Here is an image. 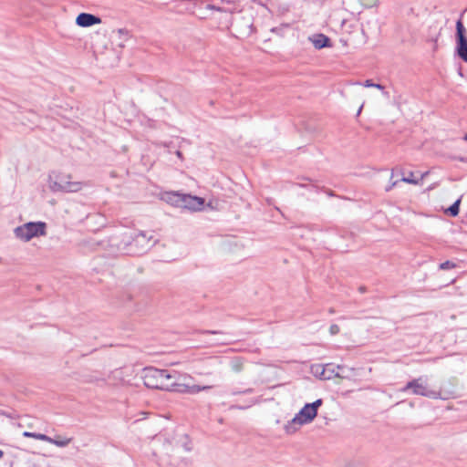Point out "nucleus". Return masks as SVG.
Wrapping results in <instances>:
<instances>
[{"label":"nucleus","instance_id":"obj_1","mask_svg":"<svg viewBox=\"0 0 467 467\" xmlns=\"http://www.w3.org/2000/svg\"><path fill=\"white\" fill-rule=\"evenodd\" d=\"M191 377L175 370L147 368L144 369L143 380L145 386L168 391L182 393H198L209 389L210 386L189 385L187 379Z\"/></svg>","mask_w":467,"mask_h":467},{"label":"nucleus","instance_id":"obj_2","mask_svg":"<svg viewBox=\"0 0 467 467\" xmlns=\"http://www.w3.org/2000/svg\"><path fill=\"white\" fill-rule=\"evenodd\" d=\"M323 401L321 399L312 403H306L295 417L289 420L285 426L287 435H293L303 425L310 423L317 415V410L321 407Z\"/></svg>","mask_w":467,"mask_h":467},{"label":"nucleus","instance_id":"obj_3","mask_svg":"<svg viewBox=\"0 0 467 467\" xmlns=\"http://www.w3.org/2000/svg\"><path fill=\"white\" fill-rule=\"evenodd\" d=\"M83 186L82 182L73 180L70 174L54 171L48 176V187L54 192H78Z\"/></svg>","mask_w":467,"mask_h":467},{"label":"nucleus","instance_id":"obj_4","mask_svg":"<svg viewBox=\"0 0 467 467\" xmlns=\"http://www.w3.org/2000/svg\"><path fill=\"white\" fill-rule=\"evenodd\" d=\"M47 225L45 222H28L14 229L15 237L24 243L47 235Z\"/></svg>","mask_w":467,"mask_h":467},{"label":"nucleus","instance_id":"obj_5","mask_svg":"<svg viewBox=\"0 0 467 467\" xmlns=\"http://www.w3.org/2000/svg\"><path fill=\"white\" fill-rule=\"evenodd\" d=\"M402 392L410 391L414 395L428 397L431 399L440 398V393L429 388L427 379L420 377L411 381H409L402 389Z\"/></svg>","mask_w":467,"mask_h":467},{"label":"nucleus","instance_id":"obj_6","mask_svg":"<svg viewBox=\"0 0 467 467\" xmlns=\"http://www.w3.org/2000/svg\"><path fill=\"white\" fill-rule=\"evenodd\" d=\"M456 53L461 59L467 63L466 29L461 19L456 22Z\"/></svg>","mask_w":467,"mask_h":467},{"label":"nucleus","instance_id":"obj_7","mask_svg":"<svg viewBox=\"0 0 467 467\" xmlns=\"http://www.w3.org/2000/svg\"><path fill=\"white\" fill-rule=\"evenodd\" d=\"M181 208L191 212H201L205 208V200L191 194H183Z\"/></svg>","mask_w":467,"mask_h":467},{"label":"nucleus","instance_id":"obj_8","mask_svg":"<svg viewBox=\"0 0 467 467\" xmlns=\"http://www.w3.org/2000/svg\"><path fill=\"white\" fill-rule=\"evenodd\" d=\"M311 372L321 379H330L333 376L340 377L338 371H335L333 365L316 364L311 366Z\"/></svg>","mask_w":467,"mask_h":467},{"label":"nucleus","instance_id":"obj_9","mask_svg":"<svg viewBox=\"0 0 467 467\" xmlns=\"http://www.w3.org/2000/svg\"><path fill=\"white\" fill-rule=\"evenodd\" d=\"M153 236L145 232H140L136 234L133 239L132 244L138 249L135 251L138 254L144 253L147 249H149L151 244L154 243L152 240Z\"/></svg>","mask_w":467,"mask_h":467},{"label":"nucleus","instance_id":"obj_10","mask_svg":"<svg viewBox=\"0 0 467 467\" xmlns=\"http://www.w3.org/2000/svg\"><path fill=\"white\" fill-rule=\"evenodd\" d=\"M101 23L99 16L88 13H81L76 18V24L81 27H88Z\"/></svg>","mask_w":467,"mask_h":467},{"label":"nucleus","instance_id":"obj_11","mask_svg":"<svg viewBox=\"0 0 467 467\" xmlns=\"http://www.w3.org/2000/svg\"><path fill=\"white\" fill-rule=\"evenodd\" d=\"M309 41L314 45L317 49H321L326 47H330L329 38L323 34H316L309 36Z\"/></svg>","mask_w":467,"mask_h":467},{"label":"nucleus","instance_id":"obj_12","mask_svg":"<svg viewBox=\"0 0 467 467\" xmlns=\"http://www.w3.org/2000/svg\"><path fill=\"white\" fill-rule=\"evenodd\" d=\"M183 194L180 192H166L163 195V200L173 206L181 208Z\"/></svg>","mask_w":467,"mask_h":467},{"label":"nucleus","instance_id":"obj_13","mask_svg":"<svg viewBox=\"0 0 467 467\" xmlns=\"http://www.w3.org/2000/svg\"><path fill=\"white\" fill-rule=\"evenodd\" d=\"M230 366L232 370H234V372H240L244 368V359L241 358H234L231 361Z\"/></svg>","mask_w":467,"mask_h":467},{"label":"nucleus","instance_id":"obj_14","mask_svg":"<svg viewBox=\"0 0 467 467\" xmlns=\"http://www.w3.org/2000/svg\"><path fill=\"white\" fill-rule=\"evenodd\" d=\"M21 435L26 437V438H37V439H40V438H48L46 434L44 433H39V432H35V431H24L21 432Z\"/></svg>","mask_w":467,"mask_h":467},{"label":"nucleus","instance_id":"obj_15","mask_svg":"<svg viewBox=\"0 0 467 467\" xmlns=\"http://www.w3.org/2000/svg\"><path fill=\"white\" fill-rule=\"evenodd\" d=\"M460 202L461 201L460 200H457L451 206L449 207L448 209V213L451 215V216H456L458 215L459 213V206H460Z\"/></svg>","mask_w":467,"mask_h":467},{"label":"nucleus","instance_id":"obj_16","mask_svg":"<svg viewBox=\"0 0 467 467\" xmlns=\"http://www.w3.org/2000/svg\"><path fill=\"white\" fill-rule=\"evenodd\" d=\"M363 86L366 87V88H376L380 89V90L384 89L383 86H381L380 84L373 83L372 80H370V79H367L363 83Z\"/></svg>","mask_w":467,"mask_h":467},{"label":"nucleus","instance_id":"obj_17","mask_svg":"<svg viewBox=\"0 0 467 467\" xmlns=\"http://www.w3.org/2000/svg\"><path fill=\"white\" fill-rule=\"evenodd\" d=\"M213 9L220 11V12H229V13H234L239 12L238 8L234 5L233 7H213Z\"/></svg>","mask_w":467,"mask_h":467},{"label":"nucleus","instance_id":"obj_18","mask_svg":"<svg viewBox=\"0 0 467 467\" xmlns=\"http://www.w3.org/2000/svg\"><path fill=\"white\" fill-rule=\"evenodd\" d=\"M47 441L54 443L57 447H65L68 444L69 440H47Z\"/></svg>","mask_w":467,"mask_h":467},{"label":"nucleus","instance_id":"obj_19","mask_svg":"<svg viewBox=\"0 0 467 467\" xmlns=\"http://www.w3.org/2000/svg\"><path fill=\"white\" fill-rule=\"evenodd\" d=\"M455 267V264L451 261L443 262L440 265V269L441 270H449Z\"/></svg>","mask_w":467,"mask_h":467},{"label":"nucleus","instance_id":"obj_20","mask_svg":"<svg viewBox=\"0 0 467 467\" xmlns=\"http://www.w3.org/2000/svg\"><path fill=\"white\" fill-rule=\"evenodd\" d=\"M205 206L210 208L211 210H214L218 208V202L214 200H210L207 203L205 202Z\"/></svg>","mask_w":467,"mask_h":467},{"label":"nucleus","instance_id":"obj_21","mask_svg":"<svg viewBox=\"0 0 467 467\" xmlns=\"http://www.w3.org/2000/svg\"><path fill=\"white\" fill-rule=\"evenodd\" d=\"M412 176H413V173L411 172V173H410V177H403V178L401 179V181H402V182H407V183L417 184V183H418V182H417L416 180H414V179L412 178Z\"/></svg>","mask_w":467,"mask_h":467},{"label":"nucleus","instance_id":"obj_22","mask_svg":"<svg viewBox=\"0 0 467 467\" xmlns=\"http://www.w3.org/2000/svg\"><path fill=\"white\" fill-rule=\"evenodd\" d=\"M329 332L331 335H337L339 332V327L336 324L331 325L329 327Z\"/></svg>","mask_w":467,"mask_h":467},{"label":"nucleus","instance_id":"obj_23","mask_svg":"<svg viewBox=\"0 0 467 467\" xmlns=\"http://www.w3.org/2000/svg\"><path fill=\"white\" fill-rule=\"evenodd\" d=\"M9 415L0 410V420H4L5 418H8Z\"/></svg>","mask_w":467,"mask_h":467},{"label":"nucleus","instance_id":"obj_24","mask_svg":"<svg viewBox=\"0 0 467 467\" xmlns=\"http://www.w3.org/2000/svg\"><path fill=\"white\" fill-rule=\"evenodd\" d=\"M118 33L119 35H125V34H127V31L125 29H119Z\"/></svg>","mask_w":467,"mask_h":467},{"label":"nucleus","instance_id":"obj_25","mask_svg":"<svg viewBox=\"0 0 467 467\" xmlns=\"http://www.w3.org/2000/svg\"><path fill=\"white\" fill-rule=\"evenodd\" d=\"M396 184H397V182H394L391 184V186L388 189V191H389V190H390L392 187H394Z\"/></svg>","mask_w":467,"mask_h":467},{"label":"nucleus","instance_id":"obj_26","mask_svg":"<svg viewBox=\"0 0 467 467\" xmlns=\"http://www.w3.org/2000/svg\"><path fill=\"white\" fill-rule=\"evenodd\" d=\"M176 154H177V156H178L179 158H181V157H182V152H181V151H179V150H178V151L176 152Z\"/></svg>","mask_w":467,"mask_h":467},{"label":"nucleus","instance_id":"obj_27","mask_svg":"<svg viewBox=\"0 0 467 467\" xmlns=\"http://www.w3.org/2000/svg\"><path fill=\"white\" fill-rule=\"evenodd\" d=\"M383 95H384L385 97H387V98H389V93H388V92H386V91H383Z\"/></svg>","mask_w":467,"mask_h":467},{"label":"nucleus","instance_id":"obj_28","mask_svg":"<svg viewBox=\"0 0 467 467\" xmlns=\"http://www.w3.org/2000/svg\"><path fill=\"white\" fill-rule=\"evenodd\" d=\"M336 368H337V370H339V369H341V368H342V367L338 365V366H337V367H336Z\"/></svg>","mask_w":467,"mask_h":467},{"label":"nucleus","instance_id":"obj_29","mask_svg":"<svg viewBox=\"0 0 467 467\" xmlns=\"http://www.w3.org/2000/svg\"><path fill=\"white\" fill-rule=\"evenodd\" d=\"M361 109H362V106L360 107V109H358V114L361 112Z\"/></svg>","mask_w":467,"mask_h":467},{"label":"nucleus","instance_id":"obj_30","mask_svg":"<svg viewBox=\"0 0 467 467\" xmlns=\"http://www.w3.org/2000/svg\"><path fill=\"white\" fill-rule=\"evenodd\" d=\"M18 426H19V427L23 426V423H22V422H19V423H18Z\"/></svg>","mask_w":467,"mask_h":467},{"label":"nucleus","instance_id":"obj_31","mask_svg":"<svg viewBox=\"0 0 467 467\" xmlns=\"http://www.w3.org/2000/svg\"><path fill=\"white\" fill-rule=\"evenodd\" d=\"M3 456V451H0V458Z\"/></svg>","mask_w":467,"mask_h":467},{"label":"nucleus","instance_id":"obj_32","mask_svg":"<svg viewBox=\"0 0 467 467\" xmlns=\"http://www.w3.org/2000/svg\"><path fill=\"white\" fill-rule=\"evenodd\" d=\"M464 140H467V134L465 135Z\"/></svg>","mask_w":467,"mask_h":467}]
</instances>
